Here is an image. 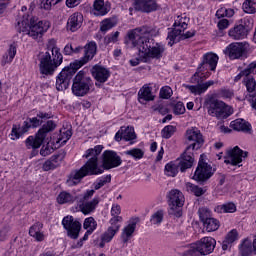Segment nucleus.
Returning <instances> with one entry per match:
<instances>
[{"mask_svg":"<svg viewBox=\"0 0 256 256\" xmlns=\"http://www.w3.org/2000/svg\"><path fill=\"white\" fill-rule=\"evenodd\" d=\"M147 35L157 37L159 29L143 26L129 31L127 34L128 42L133 47H137L144 63H147L149 59H161L165 53V45L155 42L154 39L149 38Z\"/></svg>","mask_w":256,"mask_h":256,"instance_id":"f257e3e1","label":"nucleus"},{"mask_svg":"<svg viewBox=\"0 0 256 256\" xmlns=\"http://www.w3.org/2000/svg\"><path fill=\"white\" fill-rule=\"evenodd\" d=\"M82 50H84V56L70 63L69 66L64 67L56 77L57 91H65V89H68L73 75H75L83 65H87L89 61H93V58L97 55V43L90 41L84 47L78 46L73 49V53H81Z\"/></svg>","mask_w":256,"mask_h":256,"instance_id":"f03ea898","label":"nucleus"},{"mask_svg":"<svg viewBox=\"0 0 256 256\" xmlns=\"http://www.w3.org/2000/svg\"><path fill=\"white\" fill-rule=\"evenodd\" d=\"M103 151V145H96L94 148H89L83 155L87 162L79 169L74 170L70 174L68 183L70 185H77L81 183V179L91 175H102L103 168L99 166V155Z\"/></svg>","mask_w":256,"mask_h":256,"instance_id":"7ed1b4c3","label":"nucleus"},{"mask_svg":"<svg viewBox=\"0 0 256 256\" xmlns=\"http://www.w3.org/2000/svg\"><path fill=\"white\" fill-rule=\"evenodd\" d=\"M39 71L41 75L49 77L61 67L63 63V54L61 49L57 47V41L50 39L47 43V51L39 54Z\"/></svg>","mask_w":256,"mask_h":256,"instance_id":"20e7f679","label":"nucleus"},{"mask_svg":"<svg viewBox=\"0 0 256 256\" xmlns=\"http://www.w3.org/2000/svg\"><path fill=\"white\" fill-rule=\"evenodd\" d=\"M51 27V22L47 20H41L37 22V18L31 15H24L21 20L17 22L16 31L18 33H24L35 41H41L43 36Z\"/></svg>","mask_w":256,"mask_h":256,"instance_id":"39448f33","label":"nucleus"},{"mask_svg":"<svg viewBox=\"0 0 256 256\" xmlns=\"http://www.w3.org/2000/svg\"><path fill=\"white\" fill-rule=\"evenodd\" d=\"M187 21H189V18L180 16H178L175 20L173 24L174 28L168 33L167 36L168 45L170 47H173V45H175V43H179V41L195 37V30L184 33L185 29H187Z\"/></svg>","mask_w":256,"mask_h":256,"instance_id":"423d86ee","label":"nucleus"},{"mask_svg":"<svg viewBox=\"0 0 256 256\" xmlns=\"http://www.w3.org/2000/svg\"><path fill=\"white\" fill-rule=\"evenodd\" d=\"M217 63H219V56L217 54L213 52L204 54L194 76L200 79H209L211 77L210 71L217 69Z\"/></svg>","mask_w":256,"mask_h":256,"instance_id":"0eeeda50","label":"nucleus"},{"mask_svg":"<svg viewBox=\"0 0 256 256\" xmlns=\"http://www.w3.org/2000/svg\"><path fill=\"white\" fill-rule=\"evenodd\" d=\"M93 79L85 74V71H79L73 79L72 93L76 97H85L93 89Z\"/></svg>","mask_w":256,"mask_h":256,"instance_id":"6e6552de","label":"nucleus"},{"mask_svg":"<svg viewBox=\"0 0 256 256\" xmlns=\"http://www.w3.org/2000/svg\"><path fill=\"white\" fill-rule=\"evenodd\" d=\"M205 103L208 115L211 117H216V119H227V117L233 115V108L225 105L223 101H219L214 97L208 98Z\"/></svg>","mask_w":256,"mask_h":256,"instance_id":"1a4fd4ad","label":"nucleus"},{"mask_svg":"<svg viewBox=\"0 0 256 256\" xmlns=\"http://www.w3.org/2000/svg\"><path fill=\"white\" fill-rule=\"evenodd\" d=\"M56 127L57 124H55L53 120H49L43 124L42 127L38 130L36 137L29 136L26 139L25 144L27 149H39V147L43 145V141H45L47 134L51 133V131H55Z\"/></svg>","mask_w":256,"mask_h":256,"instance_id":"9d476101","label":"nucleus"},{"mask_svg":"<svg viewBox=\"0 0 256 256\" xmlns=\"http://www.w3.org/2000/svg\"><path fill=\"white\" fill-rule=\"evenodd\" d=\"M167 203L170 207L169 215L181 217L183 215V205H185V195L179 189H172L166 195Z\"/></svg>","mask_w":256,"mask_h":256,"instance_id":"9b49d317","label":"nucleus"},{"mask_svg":"<svg viewBox=\"0 0 256 256\" xmlns=\"http://www.w3.org/2000/svg\"><path fill=\"white\" fill-rule=\"evenodd\" d=\"M186 143L188 144L186 150L187 151H198L203 147V143H205V139H203V134H201V130L192 127L186 130L185 133Z\"/></svg>","mask_w":256,"mask_h":256,"instance_id":"f8f14e48","label":"nucleus"},{"mask_svg":"<svg viewBox=\"0 0 256 256\" xmlns=\"http://www.w3.org/2000/svg\"><path fill=\"white\" fill-rule=\"evenodd\" d=\"M211 177H213V167H211L207 162H204L203 155H201L198 166L194 172L193 179L200 185H205Z\"/></svg>","mask_w":256,"mask_h":256,"instance_id":"ddd939ff","label":"nucleus"},{"mask_svg":"<svg viewBox=\"0 0 256 256\" xmlns=\"http://www.w3.org/2000/svg\"><path fill=\"white\" fill-rule=\"evenodd\" d=\"M121 163H123V160L117 152L106 150L102 153V166L100 167L103 169V173L105 170L109 171V169H115L116 167L121 166Z\"/></svg>","mask_w":256,"mask_h":256,"instance_id":"4468645a","label":"nucleus"},{"mask_svg":"<svg viewBox=\"0 0 256 256\" xmlns=\"http://www.w3.org/2000/svg\"><path fill=\"white\" fill-rule=\"evenodd\" d=\"M247 49H249V43L247 42H233L226 47L224 54L229 57V59H241L247 55Z\"/></svg>","mask_w":256,"mask_h":256,"instance_id":"2eb2a0df","label":"nucleus"},{"mask_svg":"<svg viewBox=\"0 0 256 256\" xmlns=\"http://www.w3.org/2000/svg\"><path fill=\"white\" fill-rule=\"evenodd\" d=\"M91 75L96 81V87L101 88L103 87L104 83L109 81V78L111 77V71L102 65L96 64L91 68Z\"/></svg>","mask_w":256,"mask_h":256,"instance_id":"dca6fc26","label":"nucleus"},{"mask_svg":"<svg viewBox=\"0 0 256 256\" xmlns=\"http://www.w3.org/2000/svg\"><path fill=\"white\" fill-rule=\"evenodd\" d=\"M62 225L64 229H66L70 239H78L79 231H81V224L79 221L75 220L73 216H66L62 220Z\"/></svg>","mask_w":256,"mask_h":256,"instance_id":"f3484780","label":"nucleus"},{"mask_svg":"<svg viewBox=\"0 0 256 256\" xmlns=\"http://www.w3.org/2000/svg\"><path fill=\"white\" fill-rule=\"evenodd\" d=\"M196 245L202 256L211 255V253L215 251V245H217V241L213 237H203L196 242Z\"/></svg>","mask_w":256,"mask_h":256,"instance_id":"a211bd4d","label":"nucleus"},{"mask_svg":"<svg viewBox=\"0 0 256 256\" xmlns=\"http://www.w3.org/2000/svg\"><path fill=\"white\" fill-rule=\"evenodd\" d=\"M249 155L248 152H245L239 148V146H235L233 149L227 151L228 159L225 160V163H230L231 165H239V163L243 162V159Z\"/></svg>","mask_w":256,"mask_h":256,"instance_id":"6ab92c4d","label":"nucleus"},{"mask_svg":"<svg viewBox=\"0 0 256 256\" xmlns=\"http://www.w3.org/2000/svg\"><path fill=\"white\" fill-rule=\"evenodd\" d=\"M156 0H135L134 1V9L136 11H142V13H151L153 11H157Z\"/></svg>","mask_w":256,"mask_h":256,"instance_id":"aec40b11","label":"nucleus"},{"mask_svg":"<svg viewBox=\"0 0 256 256\" xmlns=\"http://www.w3.org/2000/svg\"><path fill=\"white\" fill-rule=\"evenodd\" d=\"M83 25V14L79 12H75L69 16L66 24L67 31H71V33H75V31H79L81 26Z\"/></svg>","mask_w":256,"mask_h":256,"instance_id":"412c9836","label":"nucleus"},{"mask_svg":"<svg viewBox=\"0 0 256 256\" xmlns=\"http://www.w3.org/2000/svg\"><path fill=\"white\" fill-rule=\"evenodd\" d=\"M138 222H139V218H132L129 221V224L122 229L121 239H122V243H124V245H127V243H129V241H131V238L133 237V234L135 233V229H137Z\"/></svg>","mask_w":256,"mask_h":256,"instance_id":"4be33fe9","label":"nucleus"},{"mask_svg":"<svg viewBox=\"0 0 256 256\" xmlns=\"http://www.w3.org/2000/svg\"><path fill=\"white\" fill-rule=\"evenodd\" d=\"M193 163H195L193 152H191V150H186L182 155V161L178 163V169H180L182 173H185L187 169H191L193 167Z\"/></svg>","mask_w":256,"mask_h":256,"instance_id":"5701e85b","label":"nucleus"},{"mask_svg":"<svg viewBox=\"0 0 256 256\" xmlns=\"http://www.w3.org/2000/svg\"><path fill=\"white\" fill-rule=\"evenodd\" d=\"M29 131V122H23V125L13 124L12 130L10 133V139L12 141H17V139H21L22 136L25 135Z\"/></svg>","mask_w":256,"mask_h":256,"instance_id":"b1692460","label":"nucleus"},{"mask_svg":"<svg viewBox=\"0 0 256 256\" xmlns=\"http://www.w3.org/2000/svg\"><path fill=\"white\" fill-rule=\"evenodd\" d=\"M213 85H215V81L210 80L205 83L198 84V85H187L186 88L189 89V91L191 93H193L194 95H201V94L205 93V91H207L209 89V87H211Z\"/></svg>","mask_w":256,"mask_h":256,"instance_id":"393cba45","label":"nucleus"},{"mask_svg":"<svg viewBox=\"0 0 256 256\" xmlns=\"http://www.w3.org/2000/svg\"><path fill=\"white\" fill-rule=\"evenodd\" d=\"M228 35L231 39L236 41H239V39H245L247 37V28L241 24L237 25L229 30Z\"/></svg>","mask_w":256,"mask_h":256,"instance_id":"a878e982","label":"nucleus"},{"mask_svg":"<svg viewBox=\"0 0 256 256\" xmlns=\"http://www.w3.org/2000/svg\"><path fill=\"white\" fill-rule=\"evenodd\" d=\"M230 127L234 131H242L243 133H251V124L244 119H236L230 123Z\"/></svg>","mask_w":256,"mask_h":256,"instance_id":"bb28decb","label":"nucleus"},{"mask_svg":"<svg viewBox=\"0 0 256 256\" xmlns=\"http://www.w3.org/2000/svg\"><path fill=\"white\" fill-rule=\"evenodd\" d=\"M92 13L96 17H103V15H107L109 13V8L105 5L104 0H95Z\"/></svg>","mask_w":256,"mask_h":256,"instance_id":"cd10ccee","label":"nucleus"},{"mask_svg":"<svg viewBox=\"0 0 256 256\" xmlns=\"http://www.w3.org/2000/svg\"><path fill=\"white\" fill-rule=\"evenodd\" d=\"M155 96H153L152 88L144 85L138 92L139 103H145V101H153Z\"/></svg>","mask_w":256,"mask_h":256,"instance_id":"c85d7f7f","label":"nucleus"},{"mask_svg":"<svg viewBox=\"0 0 256 256\" xmlns=\"http://www.w3.org/2000/svg\"><path fill=\"white\" fill-rule=\"evenodd\" d=\"M237 239H239V232H237L236 229H233L230 232H228L224 241L222 242L223 251H227L229 247H231V245H233V243L237 241Z\"/></svg>","mask_w":256,"mask_h":256,"instance_id":"c756f323","label":"nucleus"},{"mask_svg":"<svg viewBox=\"0 0 256 256\" xmlns=\"http://www.w3.org/2000/svg\"><path fill=\"white\" fill-rule=\"evenodd\" d=\"M43 229V223L41 222H36L29 230V235L31 237H34L36 241H43L45 239V235L41 232Z\"/></svg>","mask_w":256,"mask_h":256,"instance_id":"7c9ffc66","label":"nucleus"},{"mask_svg":"<svg viewBox=\"0 0 256 256\" xmlns=\"http://www.w3.org/2000/svg\"><path fill=\"white\" fill-rule=\"evenodd\" d=\"M17 55V47L15 45L11 44L8 52L3 55L1 65L5 67V65L12 63L13 59H15V56Z\"/></svg>","mask_w":256,"mask_h":256,"instance_id":"2f4dec72","label":"nucleus"},{"mask_svg":"<svg viewBox=\"0 0 256 256\" xmlns=\"http://www.w3.org/2000/svg\"><path fill=\"white\" fill-rule=\"evenodd\" d=\"M256 75V64L255 62H252L248 65V67L244 70H242L235 78L234 81L237 83V81H241V78L244 77H249V75Z\"/></svg>","mask_w":256,"mask_h":256,"instance_id":"473e14b6","label":"nucleus"},{"mask_svg":"<svg viewBox=\"0 0 256 256\" xmlns=\"http://www.w3.org/2000/svg\"><path fill=\"white\" fill-rule=\"evenodd\" d=\"M97 205H99V199L94 198L92 201L80 205V209L84 215H89V213H93V210Z\"/></svg>","mask_w":256,"mask_h":256,"instance_id":"72a5a7b5","label":"nucleus"},{"mask_svg":"<svg viewBox=\"0 0 256 256\" xmlns=\"http://www.w3.org/2000/svg\"><path fill=\"white\" fill-rule=\"evenodd\" d=\"M77 197L73 196V194L69 192H61L57 197V202L59 205H65V203H75Z\"/></svg>","mask_w":256,"mask_h":256,"instance_id":"f704fd0d","label":"nucleus"},{"mask_svg":"<svg viewBox=\"0 0 256 256\" xmlns=\"http://www.w3.org/2000/svg\"><path fill=\"white\" fill-rule=\"evenodd\" d=\"M214 211L216 213H235V211H237V206H235L234 203L229 202L216 206Z\"/></svg>","mask_w":256,"mask_h":256,"instance_id":"c9c22d12","label":"nucleus"},{"mask_svg":"<svg viewBox=\"0 0 256 256\" xmlns=\"http://www.w3.org/2000/svg\"><path fill=\"white\" fill-rule=\"evenodd\" d=\"M186 189L196 197H201V195H205V193H207V189L199 187L191 182L186 183Z\"/></svg>","mask_w":256,"mask_h":256,"instance_id":"e433bc0d","label":"nucleus"},{"mask_svg":"<svg viewBox=\"0 0 256 256\" xmlns=\"http://www.w3.org/2000/svg\"><path fill=\"white\" fill-rule=\"evenodd\" d=\"M203 225L208 233H213V231H217V229H219L220 227L219 220L215 218H210L206 220L205 222H203Z\"/></svg>","mask_w":256,"mask_h":256,"instance_id":"4c0bfd02","label":"nucleus"},{"mask_svg":"<svg viewBox=\"0 0 256 256\" xmlns=\"http://www.w3.org/2000/svg\"><path fill=\"white\" fill-rule=\"evenodd\" d=\"M73 132L70 129H62L60 130V136L58 137L57 143L60 145H65L67 141L71 139Z\"/></svg>","mask_w":256,"mask_h":256,"instance_id":"58836bf2","label":"nucleus"},{"mask_svg":"<svg viewBox=\"0 0 256 256\" xmlns=\"http://www.w3.org/2000/svg\"><path fill=\"white\" fill-rule=\"evenodd\" d=\"M242 9L244 13L253 15L256 12V0H246L242 5Z\"/></svg>","mask_w":256,"mask_h":256,"instance_id":"ea45409f","label":"nucleus"},{"mask_svg":"<svg viewBox=\"0 0 256 256\" xmlns=\"http://www.w3.org/2000/svg\"><path fill=\"white\" fill-rule=\"evenodd\" d=\"M164 218H165V212L163 210H158L154 214H152L150 218V223L152 225H161V223H163Z\"/></svg>","mask_w":256,"mask_h":256,"instance_id":"a19ab883","label":"nucleus"},{"mask_svg":"<svg viewBox=\"0 0 256 256\" xmlns=\"http://www.w3.org/2000/svg\"><path fill=\"white\" fill-rule=\"evenodd\" d=\"M107 183H111V174L98 178L93 184L94 189L98 191V189H101V187H105Z\"/></svg>","mask_w":256,"mask_h":256,"instance_id":"79ce46f5","label":"nucleus"},{"mask_svg":"<svg viewBox=\"0 0 256 256\" xmlns=\"http://www.w3.org/2000/svg\"><path fill=\"white\" fill-rule=\"evenodd\" d=\"M117 233H119L117 227L115 228V230H113V228L108 227L107 231H105L102 234L101 240L111 243V241H113V237H115V235H117Z\"/></svg>","mask_w":256,"mask_h":256,"instance_id":"37998d69","label":"nucleus"},{"mask_svg":"<svg viewBox=\"0 0 256 256\" xmlns=\"http://www.w3.org/2000/svg\"><path fill=\"white\" fill-rule=\"evenodd\" d=\"M83 227L88 231V233H93V231L97 229V221H95V218L93 217L86 218Z\"/></svg>","mask_w":256,"mask_h":256,"instance_id":"c03bdc74","label":"nucleus"},{"mask_svg":"<svg viewBox=\"0 0 256 256\" xmlns=\"http://www.w3.org/2000/svg\"><path fill=\"white\" fill-rule=\"evenodd\" d=\"M123 139L124 141H133L134 139H137L135 129H133V127L123 128Z\"/></svg>","mask_w":256,"mask_h":256,"instance_id":"a18cd8bd","label":"nucleus"},{"mask_svg":"<svg viewBox=\"0 0 256 256\" xmlns=\"http://www.w3.org/2000/svg\"><path fill=\"white\" fill-rule=\"evenodd\" d=\"M165 173L168 177H175L179 173V165L168 163L165 166Z\"/></svg>","mask_w":256,"mask_h":256,"instance_id":"49530a36","label":"nucleus"},{"mask_svg":"<svg viewBox=\"0 0 256 256\" xmlns=\"http://www.w3.org/2000/svg\"><path fill=\"white\" fill-rule=\"evenodd\" d=\"M176 131H177V128L175 126L168 125L162 129L161 135L163 139H171V137H173Z\"/></svg>","mask_w":256,"mask_h":256,"instance_id":"de8ad7c7","label":"nucleus"},{"mask_svg":"<svg viewBox=\"0 0 256 256\" xmlns=\"http://www.w3.org/2000/svg\"><path fill=\"white\" fill-rule=\"evenodd\" d=\"M201 252L199 251V247L197 246L196 242L191 244L190 247L183 253V256H202Z\"/></svg>","mask_w":256,"mask_h":256,"instance_id":"09e8293b","label":"nucleus"},{"mask_svg":"<svg viewBox=\"0 0 256 256\" xmlns=\"http://www.w3.org/2000/svg\"><path fill=\"white\" fill-rule=\"evenodd\" d=\"M126 155L133 157V159H143L145 152L139 148H133L125 152Z\"/></svg>","mask_w":256,"mask_h":256,"instance_id":"8fccbe9b","label":"nucleus"},{"mask_svg":"<svg viewBox=\"0 0 256 256\" xmlns=\"http://www.w3.org/2000/svg\"><path fill=\"white\" fill-rule=\"evenodd\" d=\"M109 223L111 226L110 229H113L115 231V228L121 229V223H123V217L122 216H112V218L109 220Z\"/></svg>","mask_w":256,"mask_h":256,"instance_id":"3c124183","label":"nucleus"},{"mask_svg":"<svg viewBox=\"0 0 256 256\" xmlns=\"http://www.w3.org/2000/svg\"><path fill=\"white\" fill-rule=\"evenodd\" d=\"M240 252L243 256H249L251 253H253V246L251 245V242L245 241L240 247Z\"/></svg>","mask_w":256,"mask_h":256,"instance_id":"603ef678","label":"nucleus"},{"mask_svg":"<svg viewBox=\"0 0 256 256\" xmlns=\"http://www.w3.org/2000/svg\"><path fill=\"white\" fill-rule=\"evenodd\" d=\"M113 27H115V21L112 19H106L102 21L100 31H102V33H107V31L113 29Z\"/></svg>","mask_w":256,"mask_h":256,"instance_id":"864d4df0","label":"nucleus"},{"mask_svg":"<svg viewBox=\"0 0 256 256\" xmlns=\"http://www.w3.org/2000/svg\"><path fill=\"white\" fill-rule=\"evenodd\" d=\"M198 215L200 218V221H202V223L206 222L207 220L211 219V210H209L208 208H200L198 210Z\"/></svg>","mask_w":256,"mask_h":256,"instance_id":"5fc2aeb1","label":"nucleus"},{"mask_svg":"<svg viewBox=\"0 0 256 256\" xmlns=\"http://www.w3.org/2000/svg\"><path fill=\"white\" fill-rule=\"evenodd\" d=\"M29 129H37V127H41L43 125V120L39 119V117H33V118H28L27 121Z\"/></svg>","mask_w":256,"mask_h":256,"instance_id":"6e6d98bb","label":"nucleus"},{"mask_svg":"<svg viewBox=\"0 0 256 256\" xmlns=\"http://www.w3.org/2000/svg\"><path fill=\"white\" fill-rule=\"evenodd\" d=\"M63 159H65V152H59L58 154H54L50 157V161H52V163H54L56 167H59V165H61Z\"/></svg>","mask_w":256,"mask_h":256,"instance_id":"4d7b16f0","label":"nucleus"},{"mask_svg":"<svg viewBox=\"0 0 256 256\" xmlns=\"http://www.w3.org/2000/svg\"><path fill=\"white\" fill-rule=\"evenodd\" d=\"M173 95V90L169 86L162 87L160 90L161 99H169Z\"/></svg>","mask_w":256,"mask_h":256,"instance_id":"13d9d810","label":"nucleus"},{"mask_svg":"<svg viewBox=\"0 0 256 256\" xmlns=\"http://www.w3.org/2000/svg\"><path fill=\"white\" fill-rule=\"evenodd\" d=\"M216 17L221 19V17H233V10H227L225 8H220L216 12Z\"/></svg>","mask_w":256,"mask_h":256,"instance_id":"bf43d9fd","label":"nucleus"},{"mask_svg":"<svg viewBox=\"0 0 256 256\" xmlns=\"http://www.w3.org/2000/svg\"><path fill=\"white\" fill-rule=\"evenodd\" d=\"M173 113L174 115H183V113H185V105L183 102H178L174 105Z\"/></svg>","mask_w":256,"mask_h":256,"instance_id":"052dcab7","label":"nucleus"},{"mask_svg":"<svg viewBox=\"0 0 256 256\" xmlns=\"http://www.w3.org/2000/svg\"><path fill=\"white\" fill-rule=\"evenodd\" d=\"M119 39V31L114 32L113 34H110L105 37L106 43H117Z\"/></svg>","mask_w":256,"mask_h":256,"instance_id":"680f3d73","label":"nucleus"},{"mask_svg":"<svg viewBox=\"0 0 256 256\" xmlns=\"http://www.w3.org/2000/svg\"><path fill=\"white\" fill-rule=\"evenodd\" d=\"M38 117V119H40V121H45L47 119H52L53 117V113L51 112H43V111H39L36 115Z\"/></svg>","mask_w":256,"mask_h":256,"instance_id":"e2e57ef3","label":"nucleus"},{"mask_svg":"<svg viewBox=\"0 0 256 256\" xmlns=\"http://www.w3.org/2000/svg\"><path fill=\"white\" fill-rule=\"evenodd\" d=\"M52 5H57L53 0H42L41 1V9H45L46 11L51 10Z\"/></svg>","mask_w":256,"mask_h":256,"instance_id":"0e129e2a","label":"nucleus"},{"mask_svg":"<svg viewBox=\"0 0 256 256\" xmlns=\"http://www.w3.org/2000/svg\"><path fill=\"white\" fill-rule=\"evenodd\" d=\"M10 231H11V228H9V226H6L0 229V241H5V239L9 237Z\"/></svg>","mask_w":256,"mask_h":256,"instance_id":"69168bd1","label":"nucleus"},{"mask_svg":"<svg viewBox=\"0 0 256 256\" xmlns=\"http://www.w3.org/2000/svg\"><path fill=\"white\" fill-rule=\"evenodd\" d=\"M121 215V206L119 204H113L111 208V216L119 217Z\"/></svg>","mask_w":256,"mask_h":256,"instance_id":"338daca9","label":"nucleus"},{"mask_svg":"<svg viewBox=\"0 0 256 256\" xmlns=\"http://www.w3.org/2000/svg\"><path fill=\"white\" fill-rule=\"evenodd\" d=\"M51 169H57V166L53 163L51 158L43 164L44 171H51Z\"/></svg>","mask_w":256,"mask_h":256,"instance_id":"774afa93","label":"nucleus"}]
</instances>
